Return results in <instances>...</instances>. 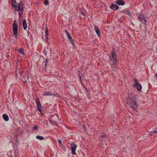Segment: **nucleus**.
Masks as SVG:
<instances>
[{
	"instance_id": "obj_16",
	"label": "nucleus",
	"mask_w": 157,
	"mask_h": 157,
	"mask_svg": "<svg viewBox=\"0 0 157 157\" xmlns=\"http://www.w3.org/2000/svg\"><path fill=\"white\" fill-rule=\"evenodd\" d=\"M36 102L37 104V107H41V104H40V102L38 99H36Z\"/></svg>"
},
{
	"instance_id": "obj_32",
	"label": "nucleus",
	"mask_w": 157,
	"mask_h": 157,
	"mask_svg": "<svg viewBox=\"0 0 157 157\" xmlns=\"http://www.w3.org/2000/svg\"><path fill=\"white\" fill-rule=\"evenodd\" d=\"M156 51L157 52V47H156Z\"/></svg>"
},
{
	"instance_id": "obj_29",
	"label": "nucleus",
	"mask_w": 157,
	"mask_h": 157,
	"mask_svg": "<svg viewBox=\"0 0 157 157\" xmlns=\"http://www.w3.org/2000/svg\"><path fill=\"white\" fill-rule=\"evenodd\" d=\"M78 76V77L79 78L80 80L81 81V76L80 75H79Z\"/></svg>"
},
{
	"instance_id": "obj_8",
	"label": "nucleus",
	"mask_w": 157,
	"mask_h": 157,
	"mask_svg": "<svg viewBox=\"0 0 157 157\" xmlns=\"http://www.w3.org/2000/svg\"><path fill=\"white\" fill-rule=\"evenodd\" d=\"M115 3L118 5L123 6L125 4V2L123 0H117L116 1Z\"/></svg>"
},
{
	"instance_id": "obj_28",
	"label": "nucleus",
	"mask_w": 157,
	"mask_h": 157,
	"mask_svg": "<svg viewBox=\"0 0 157 157\" xmlns=\"http://www.w3.org/2000/svg\"><path fill=\"white\" fill-rule=\"evenodd\" d=\"M104 137H105H105H106V136H105V135H103L102 136V137H101V138H102L101 139H102V140H103V139Z\"/></svg>"
},
{
	"instance_id": "obj_3",
	"label": "nucleus",
	"mask_w": 157,
	"mask_h": 157,
	"mask_svg": "<svg viewBox=\"0 0 157 157\" xmlns=\"http://www.w3.org/2000/svg\"><path fill=\"white\" fill-rule=\"evenodd\" d=\"M111 56L110 57V59L112 62H117V55L115 52L113 48V50L111 52Z\"/></svg>"
},
{
	"instance_id": "obj_33",
	"label": "nucleus",
	"mask_w": 157,
	"mask_h": 157,
	"mask_svg": "<svg viewBox=\"0 0 157 157\" xmlns=\"http://www.w3.org/2000/svg\"><path fill=\"white\" fill-rule=\"evenodd\" d=\"M10 157H13L11 155Z\"/></svg>"
},
{
	"instance_id": "obj_24",
	"label": "nucleus",
	"mask_w": 157,
	"mask_h": 157,
	"mask_svg": "<svg viewBox=\"0 0 157 157\" xmlns=\"http://www.w3.org/2000/svg\"><path fill=\"white\" fill-rule=\"evenodd\" d=\"M45 63V68H47V65L48 63V59H46Z\"/></svg>"
},
{
	"instance_id": "obj_1",
	"label": "nucleus",
	"mask_w": 157,
	"mask_h": 157,
	"mask_svg": "<svg viewBox=\"0 0 157 157\" xmlns=\"http://www.w3.org/2000/svg\"><path fill=\"white\" fill-rule=\"evenodd\" d=\"M11 4L12 6L15 8V10L18 11L19 15H21L23 11V3L21 2L19 3L16 4V0H12Z\"/></svg>"
},
{
	"instance_id": "obj_30",
	"label": "nucleus",
	"mask_w": 157,
	"mask_h": 157,
	"mask_svg": "<svg viewBox=\"0 0 157 157\" xmlns=\"http://www.w3.org/2000/svg\"><path fill=\"white\" fill-rule=\"evenodd\" d=\"M127 14H128V15H129V14H130V12H128V13Z\"/></svg>"
},
{
	"instance_id": "obj_20",
	"label": "nucleus",
	"mask_w": 157,
	"mask_h": 157,
	"mask_svg": "<svg viewBox=\"0 0 157 157\" xmlns=\"http://www.w3.org/2000/svg\"><path fill=\"white\" fill-rule=\"evenodd\" d=\"M151 135H157V129L153 130L151 132Z\"/></svg>"
},
{
	"instance_id": "obj_9",
	"label": "nucleus",
	"mask_w": 157,
	"mask_h": 157,
	"mask_svg": "<svg viewBox=\"0 0 157 157\" xmlns=\"http://www.w3.org/2000/svg\"><path fill=\"white\" fill-rule=\"evenodd\" d=\"M69 41L71 42L72 45H73V48H75V45L74 44V42L72 39L71 36L69 35Z\"/></svg>"
},
{
	"instance_id": "obj_35",
	"label": "nucleus",
	"mask_w": 157,
	"mask_h": 157,
	"mask_svg": "<svg viewBox=\"0 0 157 157\" xmlns=\"http://www.w3.org/2000/svg\"><path fill=\"white\" fill-rule=\"evenodd\" d=\"M56 117H57V116L56 115Z\"/></svg>"
},
{
	"instance_id": "obj_6",
	"label": "nucleus",
	"mask_w": 157,
	"mask_h": 157,
	"mask_svg": "<svg viewBox=\"0 0 157 157\" xmlns=\"http://www.w3.org/2000/svg\"><path fill=\"white\" fill-rule=\"evenodd\" d=\"M135 84L133 85V86L137 88L138 91H140L142 89V86L140 84L137 82L136 79H134Z\"/></svg>"
},
{
	"instance_id": "obj_4",
	"label": "nucleus",
	"mask_w": 157,
	"mask_h": 157,
	"mask_svg": "<svg viewBox=\"0 0 157 157\" xmlns=\"http://www.w3.org/2000/svg\"><path fill=\"white\" fill-rule=\"evenodd\" d=\"M138 20L141 22L143 23L144 24H146L147 21V18L144 17L143 14H140L138 16Z\"/></svg>"
},
{
	"instance_id": "obj_5",
	"label": "nucleus",
	"mask_w": 157,
	"mask_h": 157,
	"mask_svg": "<svg viewBox=\"0 0 157 157\" xmlns=\"http://www.w3.org/2000/svg\"><path fill=\"white\" fill-rule=\"evenodd\" d=\"M17 21L16 20L14 21L13 25V34L16 37L17 36Z\"/></svg>"
},
{
	"instance_id": "obj_27",
	"label": "nucleus",
	"mask_w": 157,
	"mask_h": 157,
	"mask_svg": "<svg viewBox=\"0 0 157 157\" xmlns=\"http://www.w3.org/2000/svg\"><path fill=\"white\" fill-rule=\"evenodd\" d=\"M37 108L39 110V111H40V112L41 113L42 112L41 109V107H38Z\"/></svg>"
},
{
	"instance_id": "obj_14",
	"label": "nucleus",
	"mask_w": 157,
	"mask_h": 157,
	"mask_svg": "<svg viewBox=\"0 0 157 157\" xmlns=\"http://www.w3.org/2000/svg\"><path fill=\"white\" fill-rule=\"evenodd\" d=\"M94 28L96 33L98 34V36H99V34L100 33V30L95 25L94 26Z\"/></svg>"
},
{
	"instance_id": "obj_17",
	"label": "nucleus",
	"mask_w": 157,
	"mask_h": 157,
	"mask_svg": "<svg viewBox=\"0 0 157 157\" xmlns=\"http://www.w3.org/2000/svg\"><path fill=\"white\" fill-rule=\"evenodd\" d=\"M45 35L46 40V41L48 40V29L47 27L46 28Z\"/></svg>"
},
{
	"instance_id": "obj_15",
	"label": "nucleus",
	"mask_w": 157,
	"mask_h": 157,
	"mask_svg": "<svg viewBox=\"0 0 157 157\" xmlns=\"http://www.w3.org/2000/svg\"><path fill=\"white\" fill-rule=\"evenodd\" d=\"M3 119L6 121H8L9 120L8 116L5 114H3Z\"/></svg>"
},
{
	"instance_id": "obj_25",
	"label": "nucleus",
	"mask_w": 157,
	"mask_h": 157,
	"mask_svg": "<svg viewBox=\"0 0 157 157\" xmlns=\"http://www.w3.org/2000/svg\"><path fill=\"white\" fill-rule=\"evenodd\" d=\"M44 4L46 5H47L49 4L48 0H45Z\"/></svg>"
},
{
	"instance_id": "obj_21",
	"label": "nucleus",
	"mask_w": 157,
	"mask_h": 157,
	"mask_svg": "<svg viewBox=\"0 0 157 157\" xmlns=\"http://www.w3.org/2000/svg\"><path fill=\"white\" fill-rule=\"evenodd\" d=\"M36 138L37 139H39L40 140H42L44 139V137L42 136H37Z\"/></svg>"
},
{
	"instance_id": "obj_23",
	"label": "nucleus",
	"mask_w": 157,
	"mask_h": 157,
	"mask_svg": "<svg viewBox=\"0 0 157 157\" xmlns=\"http://www.w3.org/2000/svg\"><path fill=\"white\" fill-rule=\"evenodd\" d=\"M58 144H59V145L61 147L62 146V142H61V141L60 140H58Z\"/></svg>"
},
{
	"instance_id": "obj_10",
	"label": "nucleus",
	"mask_w": 157,
	"mask_h": 157,
	"mask_svg": "<svg viewBox=\"0 0 157 157\" xmlns=\"http://www.w3.org/2000/svg\"><path fill=\"white\" fill-rule=\"evenodd\" d=\"M54 94L51 92H44L43 94V96H52Z\"/></svg>"
},
{
	"instance_id": "obj_18",
	"label": "nucleus",
	"mask_w": 157,
	"mask_h": 157,
	"mask_svg": "<svg viewBox=\"0 0 157 157\" xmlns=\"http://www.w3.org/2000/svg\"><path fill=\"white\" fill-rule=\"evenodd\" d=\"M19 52L20 54H21L23 55H25V52L24 49L22 48H20L19 49Z\"/></svg>"
},
{
	"instance_id": "obj_22",
	"label": "nucleus",
	"mask_w": 157,
	"mask_h": 157,
	"mask_svg": "<svg viewBox=\"0 0 157 157\" xmlns=\"http://www.w3.org/2000/svg\"><path fill=\"white\" fill-rule=\"evenodd\" d=\"M113 63V67L114 68H116L117 67V62H112Z\"/></svg>"
},
{
	"instance_id": "obj_13",
	"label": "nucleus",
	"mask_w": 157,
	"mask_h": 157,
	"mask_svg": "<svg viewBox=\"0 0 157 157\" xmlns=\"http://www.w3.org/2000/svg\"><path fill=\"white\" fill-rule=\"evenodd\" d=\"M111 8L113 10H116L119 8L118 6L116 5H112L111 6Z\"/></svg>"
},
{
	"instance_id": "obj_12",
	"label": "nucleus",
	"mask_w": 157,
	"mask_h": 157,
	"mask_svg": "<svg viewBox=\"0 0 157 157\" xmlns=\"http://www.w3.org/2000/svg\"><path fill=\"white\" fill-rule=\"evenodd\" d=\"M63 37H67V38H69V33L67 30H65V32L63 34Z\"/></svg>"
},
{
	"instance_id": "obj_26",
	"label": "nucleus",
	"mask_w": 157,
	"mask_h": 157,
	"mask_svg": "<svg viewBox=\"0 0 157 157\" xmlns=\"http://www.w3.org/2000/svg\"><path fill=\"white\" fill-rule=\"evenodd\" d=\"M33 129L35 130H36L38 129V126L37 125H35L34 126V127L33 128Z\"/></svg>"
},
{
	"instance_id": "obj_34",
	"label": "nucleus",
	"mask_w": 157,
	"mask_h": 157,
	"mask_svg": "<svg viewBox=\"0 0 157 157\" xmlns=\"http://www.w3.org/2000/svg\"><path fill=\"white\" fill-rule=\"evenodd\" d=\"M45 121L46 122H47V121H46L45 120Z\"/></svg>"
},
{
	"instance_id": "obj_11",
	"label": "nucleus",
	"mask_w": 157,
	"mask_h": 157,
	"mask_svg": "<svg viewBox=\"0 0 157 157\" xmlns=\"http://www.w3.org/2000/svg\"><path fill=\"white\" fill-rule=\"evenodd\" d=\"M23 26L24 30H26L27 28V25L26 21L25 19H24L23 21Z\"/></svg>"
},
{
	"instance_id": "obj_7",
	"label": "nucleus",
	"mask_w": 157,
	"mask_h": 157,
	"mask_svg": "<svg viewBox=\"0 0 157 157\" xmlns=\"http://www.w3.org/2000/svg\"><path fill=\"white\" fill-rule=\"evenodd\" d=\"M71 146L72 154L73 155H75L76 154L75 151L77 147L76 145L74 143H72L71 144Z\"/></svg>"
},
{
	"instance_id": "obj_2",
	"label": "nucleus",
	"mask_w": 157,
	"mask_h": 157,
	"mask_svg": "<svg viewBox=\"0 0 157 157\" xmlns=\"http://www.w3.org/2000/svg\"><path fill=\"white\" fill-rule=\"evenodd\" d=\"M127 100V103L132 109L135 110L137 108V105H136V101L135 99L129 98Z\"/></svg>"
},
{
	"instance_id": "obj_31",
	"label": "nucleus",
	"mask_w": 157,
	"mask_h": 157,
	"mask_svg": "<svg viewBox=\"0 0 157 157\" xmlns=\"http://www.w3.org/2000/svg\"><path fill=\"white\" fill-rule=\"evenodd\" d=\"M156 76L157 77V73L156 74Z\"/></svg>"
},
{
	"instance_id": "obj_19",
	"label": "nucleus",
	"mask_w": 157,
	"mask_h": 157,
	"mask_svg": "<svg viewBox=\"0 0 157 157\" xmlns=\"http://www.w3.org/2000/svg\"><path fill=\"white\" fill-rule=\"evenodd\" d=\"M49 122L50 123L52 124L56 125V121H55V120H53L52 119H50L49 120Z\"/></svg>"
}]
</instances>
